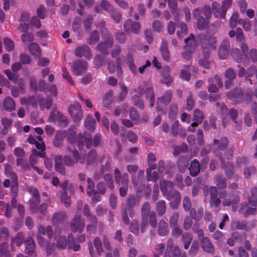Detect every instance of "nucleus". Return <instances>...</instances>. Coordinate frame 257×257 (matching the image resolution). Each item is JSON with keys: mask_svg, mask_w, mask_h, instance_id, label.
<instances>
[{"mask_svg": "<svg viewBox=\"0 0 257 257\" xmlns=\"http://www.w3.org/2000/svg\"><path fill=\"white\" fill-rule=\"evenodd\" d=\"M67 141L73 147L77 146L81 150L84 146V142L86 144V147L90 149L92 146V136L87 132L83 134L80 133L77 136L76 134V128L74 126H71L68 130L67 136Z\"/></svg>", "mask_w": 257, "mask_h": 257, "instance_id": "obj_1", "label": "nucleus"}, {"mask_svg": "<svg viewBox=\"0 0 257 257\" xmlns=\"http://www.w3.org/2000/svg\"><path fill=\"white\" fill-rule=\"evenodd\" d=\"M140 200L134 195H130L126 199L125 205H122L121 214L122 222L125 225L130 224L129 217L133 218L135 215L134 207L139 203Z\"/></svg>", "mask_w": 257, "mask_h": 257, "instance_id": "obj_2", "label": "nucleus"}, {"mask_svg": "<svg viewBox=\"0 0 257 257\" xmlns=\"http://www.w3.org/2000/svg\"><path fill=\"white\" fill-rule=\"evenodd\" d=\"M251 197L249 198L248 203L243 202L239 208L240 214H243L245 217L250 215H254L255 213L257 206V198L255 197L257 194V188H252L251 190Z\"/></svg>", "mask_w": 257, "mask_h": 257, "instance_id": "obj_3", "label": "nucleus"}, {"mask_svg": "<svg viewBox=\"0 0 257 257\" xmlns=\"http://www.w3.org/2000/svg\"><path fill=\"white\" fill-rule=\"evenodd\" d=\"M151 205L149 202L143 204L141 209V217H149V224L152 228H156L158 225L157 215L154 211H151Z\"/></svg>", "mask_w": 257, "mask_h": 257, "instance_id": "obj_4", "label": "nucleus"}, {"mask_svg": "<svg viewBox=\"0 0 257 257\" xmlns=\"http://www.w3.org/2000/svg\"><path fill=\"white\" fill-rule=\"evenodd\" d=\"M68 112L75 123L80 122L83 117L81 105L78 103L71 104L68 108Z\"/></svg>", "mask_w": 257, "mask_h": 257, "instance_id": "obj_5", "label": "nucleus"}, {"mask_svg": "<svg viewBox=\"0 0 257 257\" xmlns=\"http://www.w3.org/2000/svg\"><path fill=\"white\" fill-rule=\"evenodd\" d=\"M88 64L84 60L78 59L74 61L71 66V69L74 75L81 76L88 69Z\"/></svg>", "mask_w": 257, "mask_h": 257, "instance_id": "obj_6", "label": "nucleus"}, {"mask_svg": "<svg viewBox=\"0 0 257 257\" xmlns=\"http://www.w3.org/2000/svg\"><path fill=\"white\" fill-rule=\"evenodd\" d=\"M193 17L197 21V28L199 30H204L207 28L210 23V19L204 18L201 15L200 8H196L193 11Z\"/></svg>", "mask_w": 257, "mask_h": 257, "instance_id": "obj_7", "label": "nucleus"}, {"mask_svg": "<svg viewBox=\"0 0 257 257\" xmlns=\"http://www.w3.org/2000/svg\"><path fill=\"white\" fill-rule=\"evenodd\" d=\"M226 95L228 99L234 103L239 104L244 100V93L240 88H235Z\"/></svg>", "mask_w": 257, "mask_h": 257, "instance_id": "obj_8", "label": "nucleus"}, {"mask_svg": "<svg viewBox=\"0 0 257 257\" xmlns=\"http://www.w3.org/2000/svg\"><path fill=\"white\" fill-rule=\"evenodd\" d=\"M104 38L105 41L98 43L95 49L102 55H107L109 53L108 49L111 48L113 45V40L111 36L108 35L107 37Z\"/></svg>", "mask_w": 257, "mask_h": 257, "instance_id": "obj_9", "label": "nucleus"}, {"mask_svg": "<svg viewBox=\"0 0 257 257\" xmlns=\"http://www.w3.org/2000/svg\"><path fill=\"white\" fill-rule=\"evenodd\" d=\"M85 227V221L81 219V216L76 215L74 216L70 223V229L73 232H83Z\"/></svg>", "mask_w": 257, "mask_h": 257, "instance_id": "obj_10", "label": "nucleus"}, {"mask_svg": "<svg viewBox=\"0 0 257 257\" xmlns=\"http://www.w3.org/2000/svg\"><path fill=\"white\" fill-rule=\"evenodd\" d=\"M74 55L78 58L84 56L88 60H91L92 58V53L90 48L85 44L76 48Z\"/></svg>", "mask_w": 257, "mask_h": 257, "instance_id": "obj_11", "label": "nucleus"}, {"mask_svg": "<svg viewBox=\"0 0 257 257\" xmlns=\"http://www.w3.org/2000/svg\"><path fill=\"white\" fill-rule=\"evenodd\" d=\"M200 39L202 41L206 39L207 41L206 46L202 42V47L203 49L204 47H205L206 52H207L209 48L213 50H216L217 47V38L215 36L211 35L207 36L206 35L203 34L200 36Z\"/></svg>", "mask_w": 257, "mask_h": 257, "instance_id": "obj_12", "label": "nucleus"}, {"mask_svg": "<svg viewBox=\"0 0 257 257\" xmlns=\"http://www.w3.org/2000/svg\"><path fill=\"white\" fill-rule=\"evenodd\" d=\"M230 48V42L228 38L224 39L222 42L218 50V56L220 59L227 58Z\"/></svg>", "mask_w": 257, "mask_h": 257, "instance_id": "obj_13", "label": "nucleus"}, {"mask_svg": "<svg viewBox=\"0 0 257 257\" xmlns=\"http://www.w3.org/2000/svg\"><path fill=\"white\" fill-rule=\"evenodd\" d=\"M204 119L203 113L199 109H196L193 112V122L191 123V125L188 127V130L189 132L195 131L194 127L197 126L199 124L201 123Z\"/></svg>", "mask_w": 257, "mask_h": 257, "instance_id": "obj_14", "label": "nucleus"}, {"mask_svg": "<svg viewBox=\"0 0 257 257\" xmlns=\"http://www.w3.org/2000/svg\"><path fill=\"white\" fill-rule=\"evenodd\" d=\"M140 24L137 22H133L132 20L128 19L123 24L124 31L126 33L131 31L135 34H138L140 31Z\"/></svg>", "mask_w": 257, "mask_h": 257, "instance_id": "obj_15", "label": "nucleus"}, {"mask_svg": "<svg viewBox=\"0 0 257 257\" xmlns=\"http://www.w3.org/2000/svg\"><path fill=\"white\" fill-rule=\"evenodd\" d=\"M201 246L202 249L209 253L214 254L215 252V249L213 244L211 242L208 237L200 239Z\"/></svg>", "mask_w": 257, "mask_h": 257, "instance_id": "obj_16", "label": "nucleus"}, {"mask_svg": "<svg viewBox=\"0 0 257 257\" xmlns=\"http://www.w3.org/2000/svg\"><path fill=\"white\" fill-rule=\"evenodd\" d=\"M24 242L25 244L26 253L30 256H33L36 249L35 242L33 237L28 236L25 238Z\"/></svg>", "mask_w": 257, "mask_h": 257, "instance_id": "obj_17", "label": "nucleus"}, {"mask_svg": "<svg viewBox=\"0 0 257 257\" xmlns=\"http://www.w3.org/2000/svg\"><path fill=\"white\" fill-rule=\"evenodd\" d=\"M129 176L127 173H124L122 174L121 183L122 186L119 189V193L121 197H124L127 195L128 190Z\"/></svg>", "mask_w": 257, "mask_h": 257, "instance_id": "obj_18", "label": "nucleus"}, {"mask_svg": "<svg viewBox=\"0 0 257 257\" xmlns=\"http://www.w3.org/2000/svg\"><path fill=\"white\" fill-rule=\"evenodd\" d=\"M212 9L214 16L216 18H220L224 19L227 11L224 10V9L217 2H214L212 4Z\"/></svg>", "mask_w": 257, "mask_h": 257, "instance_id": "obj_19", "label": "nucleus"}, {"mask_svg": "<svg viewBox=\"0 0 257 257\" xmlns=\"http://www.w3.org/2000/svg\"><path fill=\"white\" fill-rule=\"evenodd\" d=\"M67 216L64 212H55L52 217V223L53 225H58L64 223Z\"/></svg>", "mask_w": 257, "mask_h": 257, "instance_id": "obj_20", "label": "nucleus"}, {"mask_svg": "<svg viewBox=\"0 0 257 257\" xmlns=\"http://www.w3.org/2000/svg\"><path fill=\"white\" fill-rule=\"evenodd\" d=\"M25 238V234L22 232H18L15 237H13L11 239V247L12 250H15V245L20 247L23 243Z\"/></svg>", "mask_w": 257, "mask_h": 257, "instance_id": "obj_21", "label": "nucleus"}, {"mask_svg": "<svg viewBox=\"0 0 257 257\" xmlns=\"http://www.w3.org/2000/svg\"><path fill=\"white\" fill-rule=\"evenodd\" d=\"M157 232L160 236H166L169 233L168 224L165 220L161 219L159 221Z\"/></svg>", "mask_w": 257, "mask_h": 257, "instance_id": "obj_22", "label": "nucleus"}, {"mask_svg": "<svg viewBox=\"0 0 257 257\" xmlns=\"http://www.w3.org/2000/svg\"><path fill=\"white\" fill-rule=\"evenodd\" d=\"M190 175L192 177H195L198 175L200 171V164L197 159L193 160L190 163L189 167Z\"/></svg>", "mask_w": 257, "mask_h": 257, "instance_id": "obj_23", "label": "nucleus"}, {"mask_svg": "<svg viewBox=\"0 0 257 257\" xmlns=\"http://www.w3.org/2000/svg\"><path fill=\"white\" fill-rule=\"evenodd\" d=\"M84 125L86 130L91 132H94L95 130L96 121L91 114L87 115Z\"/></svg>", "mask_w": 257, "mask_h": 257, "instance_id": "obj_24", "label": "nucleus"}, {"mask_svg": "<svg viewBox=\"0 0 257 257\" xmlns=\"http://www.w3.org/2000/svg\"><path fill=\"white\" fill-rule=\"evenodd\" d=\"M215 184L219 189H225L227 187V179L221 174H217L214 177Z\"/></svg>", "mask_w": 257, "mask_h": 257, "instance_id": "obj_25", "label": "nucleus"}, {"mask_svg": "<svg viewBox=\"0 0 257 257\" xmlns=\"http://www.w3.org/2000/svg\"><path fill=\"white\" fill-rule=\"evenodd\" d=\"M3 107L8 111L11 112L15 109L16 104L14 100L10 96L7 97L3 100Z\"/></svg>", "mask_w": 257, "mask_h": 257, "instance_id": "obj_26", "label": "nucleus"}, {"mask_svg": "<svg viewBox=\"0 0 257 257\" xmlns=\"http://www.w3.org/2000/svg\"><path fill=\"white\" fill-rule=\"evenodd\" d=\"M174 185L173 182L171 181L161 180L160 181V189L164 195L167 194L170 190L169 189H173Z\"/></svg>", "mask_w": 257, "mask_h": 257, "instance_id": "obj_27", "label": "nucleus"}, {"mask_svg": "<svg viewBox=\"0 0 257 257\" xmlns=\"http://www.w3.org/2000/svg\"><path fill=\"white\" fill-rule=\"evenodd\" d=\"M113 91L109 90L102 98V104L104 107H109L113 102Z\"/></svg>", "mask_w": 257, "mask_h": 257, "instance_id": "obj_28", "label": "nucleus"}, {"mask_svg": "<svg viewBox=\"0 0 257 257\" xmlns=\"http://www.w3.org/2000/svg\"><path fill=\"white\" fill-rule=\"evenodd\" d=\"M203 211L204 210L202 207L199 208L197 211L194 208H191L190 211V215L192 218L198 222L202 218Z\"/></svg>", "mask_w": 257, "mask_h": 257, "instance_id": "obj_29", "label": "nucleus"}, {"mask_svg": "<svg viewBox=\"0 0 257 257\" xmlns=\"http://www.w3.org/2000/svg\"><path fill=\"white\" fill-rule=\"evenodd\" d=\"M189 165V160L185 156H181L179 158L177 162L178 169L180 172L183 173Z\"/></svg>", "mask_w": 257, "mask_h": 257, "instance_id": "obj_30", "label": "nucleus"}, {"mask_svg": "<svg viewBox=\"0 0 257 257\" xmlns=\"http://www.w3.org/2000/svg\"><path fill=\"white\" fill-rule=\"evenodd\" d=\"M166 196L167 199L170 201H177L178 202H180L181 197L180 193L174 189H171L168 192Z\"/></svg>", "mask_w": 257, "mask_h": 257, "instance_id": "obj_31", "label": "nucleus"}, {"mask_svg": "<svg viewBox=\"0 0 257 257\" xmlns=\"http://www.w3.org/2000/svg\"><path fill=\"white\" fill-rule=\"evenodd\" d=\"M166 203L164 200H161L156 203L155 210L159 216H163L166 211Z\"/></svg>", "mask_w": 257, "mask_h": 257, "instance_id": "obj_32", "label": "nucleus"}, {"mask_svg": "<svg viewBox=\"0 0 257 257\" xmlns=\"http://www.w3.org/2000/svg\"><path fill=\"white\" fill-rule=\"evenodd\" d=\"M172 97V91L170 90H167L163 96L158 98V103L160 102L165 105H168L171 101Z\"/></svg>", "mask_w": 257, "mask_h": 257, "instance_id": "obj_33", "label": "nucleus"}, {"mask_svg": "<svg viewBox=\"0 0 257 257\" xmlns=\"http://www.w3.org/2000/svg\"><path fill=\"white\" fill-rule=\"evenodd\" d=\"M225 175L228 179L232 178L234 175V167L233 162H227L225 164L224 167Z\"/></svg>", "mask_w": 257, "mask_h": 257, "instance_id": "obj_34", "label": "nucleus"}, {"mask_svg": "<svg viewBox=\"0 0 257 257\" xmlns=\"http://www.w3.org/2000/svg\"><path fill=\"white\" fill-rule=\"evenodd\" d=\"M55 167L56 171L61 174H65V168L62 163V157L58 156L55 158Z\"/></svg>", "mask_w": 257, "mask_h": 257, "instance_id": "obj_35", "label": "nucleus"}, {"mask_svg": "<svg viewBox=\"0 0 257 257\" xmlns=\"http://www.w3.org/2000/svg\"><path fill=\"white\" fill-rule=\"evenodd\" d=\"M65 138V133L64 132H57L54 138L53 145L55 147H60L62 145L63 140Z\"/></svg>", "mask_w": 257, "mask_h": 257, "instance_id": "obj_36", "label": "nucleus"}, {"mask_svg": "<svg viewBox=\"0 0 257 257\" xmlns=\"http://www.w3.org/2000/svg\"><path fill=\"white\" fill-rule=\"evenodd\" d=\"M30 53L36 57H40L41 55V50L39 45L36 43H32L28 46Z\"/></svg>", "mask_w": 257, "mask_h": 257, "instance_id": "obj_37", "label": "nucleus"}, {"mask_svg": "<svg viewBox=\"0 0 257 257\" xmlns=\"http://www.w3.org/2000/svg\"><path fill=\"white\" fill-rule=\"evenodd\" d=\"M240 201V197L237 194H233L229 198H225L223 201V205L229 206L231 204H237Z\"/></svg>", "mask_w": 257, "mask_h": 257, "instance_id": "obj_38", "label": "nucleus"}, {"mask_svg": "<svg viewBox=\"0 0 257 257\" xmlns=\"http://www.w3.org/2000/svg\"><path fill=\"white\" fill-rule=\"evenodd\" d=\"M213 143L215 145H218V148L221 151H224L226 149L228 144V140L225 137L221 138L220 140L218 139H214Z\"/></svg>", "mask_w": 257, "mask_h": 257, "instance_id": "obj_39", "label": "nucleus"}, {"mask_svg": "<svg viewBox=\"0 0 257 257\" xmlns=\"http://www.w3.org/2000/svg\"><path fill=\"white\" fill-rule=\"evenodd\" d=\"M160 51L162 54L163 58L166 61L170 60V52L168 49V46L166 42H163L160 48Z\"/></svg>", "mask_w": 257, "mask_h": 257, "instance_id": "obj_40", "label": "nucleus"}, {"mask_svg": "<svg viewBox=\"0 0 257 257\" xmlns=\"http://www.w3.org/2000/svg\"><path fill=\"white\" fill-rule=\"evenodd\" d=\"M43 249L46 251L47 256L51 255L55 256L56 255V244L55 243L49 242Z\"/></svg>", "mask_w": 257, "mask_h": 257, "instance_id": "obj_41", "label": "nucleus"}, {"mask_svg": "<svg viewBox=\"0 0 257 257\" xmlns=\"http://www.w3.org/2000/svg\"><path fill=\"white\" fill-rule=\"evenodd\" d=\"M105 59L106 58L104 55L97 54L93 59V63L96 67L99 68L106 64Z\"/></svg>", "mask_w": 257, "mask_h": 257, "instance_id": "obj_42", "label": "nucleus"}, {"mask_svg": "<svg viewBox=\"0 0 257 257\" xmlns=\"http://www.w3.org/2000/svg\"><path fill=\"white\" fill-rule=\"evenodd\" d=\"M97 158V153L95 150H90L87 155V164L91 165L96 163Z\"/></svg>", "mask_w": 257, "mask_h": 257, "instance_id": "obj_43", "label": "nucleus"}, {"mask_svg": "<svg viewBox=\"0 0 257 257\" xmlns=\"http://www.w3.org/2000/svg\"><path fill=\"white\" fill-rule=\"evenodd\" d=\"M202 51L204 53L205 57L199 60V64L206 69H209L210 68V64L207 59V57H209V51L207 50V52H206L205 47L203 48Z\"/></svg>", "mask_w": 257, "mask_h": 257, "instance_id": "obj_44", "label": "nucleus"}, {"mask_svg": "<svg viewBox=\"0 0 257 257\" xmlns=\"http://www.w3.org/2000/svg\"><path fill=\"white\" fill-rule=\"evenodd\" d=\"M131 99L133 104L136 106L140 108L142 110L144 109L145 105L144 103V100L141 96L135 94L132 96Z\"/></svg>", "mask_w": 257, "mask_h": 257, "instance_id": "obj_45", "label": "nucleus"}, {"mask_svg": "<svg viewBox=\"0 0 257 257\" xmlns=\"http://www.w3.org/2000/svg\"><path fill=\"white\" fill-rule=\"evenodd\" d=\"M130 231L134 235L138 236L140 234L139 223L137 219H133L131 222Z\"/></svg>", "mask_w": 257, "mask_h": 257, "instance_id": "obj_46", "label": "nucleus"}, {"mask_svg": "<svg viewBox=\"0 0 257 257\" xmlns=\"http://www.w3.org/2000/svg\"><path fill=\"white\" fill-rule=\"evenodd\" d=\"M120 91L118 94V100L119 102L123 101L126 98L128 93V90L126 86L123 83H119Z\"/></svg>", "mask_w": 257, "mask_h": 257, "instance_id": "obj_47", "label": "nucleus"}, {"mask_svg": "<svg viewBox=\"0 0 257 257\" xmlns=\"http://www.w3.org/2000/svg\"><path fill=\"white\" fill-rule=\"evenodd\" d=\"M93 244L96 249L97 255H100L104 251L101 239L99 237H96L93 240Z\"/></svg>", "mask_w": 257, "mask_h": 257, "instance_id": "obj_48", "label": "nucleus"}, {"mask_svg": "<svg viewBox=\"0 0 257 257\" xmlns=\"http://www.w3.org/2000/svg\"><path fill=\"white\" fill-rule=\"evenodd\" d=\"M180 214L178 212H173L169 218V224L170 226L179 225Z\"/></svg>", "mask_w": 257, "mask_h": 257, "instance_id": "obj_49", "label": "nucleus"}, {"mask_svg": "<svg viewBox=\"0 0 257 257\" xmlns=\"http://www.w3.org/2000/svg\"><path fill=\"white\" fill-rule=\"evenodd\" d=\"M213 238L216 240V243L221 245L224 240V236L222 232L220 230H217L212 234Z\"/></svg>", "mask_w": 257, "mask_h": 257, "instance_id": "obj_50", "label": "nucleus"}, {"mask_svg": "<svg viewBox=\"0 0 257 257\" xmlns=\"http://www.w3.org/2000/svg\"><path fill=\"white\" fill-rule=\"evenodd\" d=\"M9 244L8 242L4 241L0 244V257H7L10 253L8 250Z\"/></svg>", "mask_w": 257, "mask_h": 257, "instance_id": "obj_51", "label": "nucleus"}, {"mask_svg": "<svg viewBox=\"0 0 257 257\" xmlns=\"http://www.w3.org/2000/svg\"><path fill=\"white\" fill-rule=\"evenodd\" d=\"M40 203V198H31L30 200L29 203L30 209L33 213L38 211Z\"/></svg>", "mask_w": 257, "mask_h": 257, "instance_id": "obj_52", "label": "nucleus"}, {"mask_svg": "<svg viewBox=\"0 0 257 257\" xmlns=\"http://www.w3.org/2000/svg\"><path fill=\"white\" fill-rule=\"evenodd\" d=\"M10 236L9 229L4 226L0 227V241H6L8 240Z\"/></svg>", "mask_w": 257, "mask_h": 257, "instance_id": "obj_53", "label": "nucleus"}, {"mask_svg": "<svg viewBox=\"0 0 257 257\" xmlns=\"http://www.w3.org/2000/svg\"><path fill=\"white\" fill-rule=\"evenodd\" d=\"M114 37L115 40L119 43V44H124L126 42V36L125 34L120 31H117L114 33Z\"/></svg>", "mask_w": 257, "mask_h": 257, "instance_id": "obj_54", "label": "nucleus"}, {"mask_svg": "<svg viewBox=\"0 0 257 257\" xmlns=\"http://www.w3.org/2000/svg\"><path fill=\"white\" fill-rule=\"evenodd\" d=\"M99 40V34L96 30L93 31L87 40V42L89 45H92L96 43Z\"/></svg>", "mask_w": 257, "mask_h": 257, "instance_id": "obj_55", "label": "nucleus"}, {"mask_svg": "<svg viewBox=\"0 0 257 257\" xmlns=\"http://www.w3.org/2000/svg\"><path fill=\"white\" fill-rule=\"evenodd\" d=\"M147 174V179L148 181H153L154 183L157 182L159 179V174L157 172L154 171L152 172V171H150L149 170H146Z\"/></svg>", "mask_w": 257, "mask_h": 257, "instance_id": "obj_56", "label": "nucleus"}, {"mask_svg": "<svg viewBox=\"0 0 257 257\" xmlns=\"http://www.w3.org/2000/svg\"><path fill=\"white\" fill-rule=\"evenodd\" d=\"M240 21L239 20L238 14L236 12H234L230 19V27L232 28H234L237 26V23L240 24Z\"/></svg>", "mask_w": 257, "mask_h": 257, "instance_id": "obj_57", "label": "nucleus"}, {"mask_svg": "<svg viewBox=\"0 0 257 257\" xmlns=\"http://www.w3.org/2000/svg\"><path fill=\"white\" fill-rule=\"evenodd\" d=\"M231 228L232 230L245 229L246 228V223L244 221H233L231 223Z\"/></svg>", "mask_w": 257, "mask_h": 257, "instance_id": "obj_58", "label": "nucleus"}, {"mask_svg": "<svg viewBox=\"0 0 257 257\" xmlns=\"http://www.w3.org/2000/svg\"><path fill=\"white\" fill-rule=\"evenodd\" d=\"M178 114V107L176 104H171L169 109L168 114L169 118L174 119Z\"/></svg>", "mask_w": 257, "mask_h": 257, "instance_id": "obj_59", "label": "nucleus"}, {"mask_svg": "<svg viewBox=\"0 0 257 257\" xmlns=\"http://www.w3.org/2000/svg\"><path fill=\"white\" fill-rule=\"evenodd\" d=\"M61 201L62 203L64 204L65 207H68L71 204V197L67 195V192H61Z\"/></svg>", "mask_w": 257, "mask_h": 257, "instance_id": "obj_60", "label": "nucleus"}, {"mask_svg": "<svg viewBox=\"0 0 257 257\" xmlns=\"http://www.w3.org/2000/svg\"><path fill=\"white\" fill-rule=\"evenodd\" d=\"M199 247V244L197 240H194L192 243L190 249L189 251V255L194 256L198 252Z\"/></svg>", "mask_w": 257, "mask_h": 257, "instance_id": "obj_61", "label": "nucleus"}, {"mask_svg": "<svg viewBox=\"0 0 257 257\" xmlns=\"http://www.w3.org/2000/svg\"><path fill=\"white\" fill-rule=\"evenodd\" d=\"M170 227L172 228L171 235L173 237L178 238L183 234V230L179 225Z\"/></svg>", "mask_w": 257, "mask_h": 257, "instance_id": "obj_62", "label": "nucleus"}, {"mask_svg": "<svg viewBox=\"0 0 257 257\" xmlns=\"http://www.w3.org/2000/svg\"><path fill=\"white\" fill-rule=\"evenodd\" d=\"M68 248L69 249H72L74 251H77L79 250L80 245L75 241L74 238H72L71 240H68Z\"/></svg>", "mask_w": 257, "mask_h": 257, "instance_id": "obj_63", "label": "nucleus"}, {"mask_svg": "<svg viewBox=\"0 0 257 257\" xmlns=\"http://www.w3.org/2000/svg\"><path fill=\"white\" fill-rule=\"evenodd\" d=\"M224 75L227 79L233 80L236 78V73L233 68H228L225 71Z\"/></svg>", "mask_w": 257, "mask_h": 257, "instance_id": "obj_64", "label": "nucleus"}]
</instances>
